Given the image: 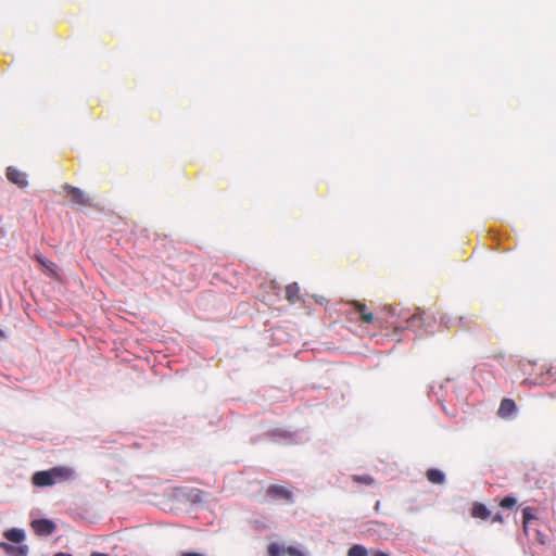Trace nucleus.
Here are the masks:
<instances>
[{
    "label": "nucleus",
    "mask_w": 556,
    "mask_h": 556,
    "mask_svg": "<svg viewBox=\"0 0 556 556\" xmlns=\"http://www.w3.org/2000/svg\"><path fill=\"white\" fill-rule=\"evenodd\" d=\"M4 538L14 543H21L25 539V533L21 529H10L4 532Z\"/></svg>",
    "instance_id": "obj_13"
},
{
    "label": "nucleus",
    "mask_w": 556,
    "mask_h": 556,
    "mask_svg": "<svg viewBox=\"0 0 556 556\" xmlns=\"http://www.w3.org/2000/svg\"><path fill=\"white\" fill-rule=\"evenodd\" d=\"M7 179L16 185L18 188H26L28 186L27 176L24 172L14 166H9L5 172Z\"/></svg>",
    "instance_id": "obj_5"
},
{
    "label": "nucleus",
    "mask_w": 556,
    "mask_h": 556,
    "mask_svg": "<svg viewBox=\"0 0 556 556\" xmlns=\"http://www.w3.org/2000/svg\"><path fill=\"white\" fill-rule=\"evenodd\" d=\"M286 554H288L289 556H304V554L300 549L293 546L287 547Z\"/></svg>",
    "instance_id": "obj_19"
},
{
    "label": "nucleus",
    "mask_w": 556,
    "mask_h": 556,
    "mask_svg": "<svg viewBox=\"0 0 556 556\" xmlns=\"http://www.w3.org/2000/svg\"><path fill=\"white\" fill-rule=\"evenodd\" d=\"M266 495L274 500H283L290 504L294 502L293 493L288 488L279 484H270L266 490Z\"/></svg>",
    "instance_id": "obj_4"
},
{
    "label": "nucleus",
    "mask_w": 556,
    "mask_h": 556,
    "mask_svg": "<svg viewBox=\"0 0 556 556\" xmlns=\"http://www.w3.org/2000/svg\"><path fill=\"white\" fill-rule=\"evenodd\" d=\"M427 479L434 484H442L445 481V475L435 468H430L426 472Z\"/></svg>",
    "instance_id": "obj_12"
},
{
    "label": "nucleus",
    "mask_w": 556,
    "mask_h": 556,
    "mask_svg": "<svg viewBox=\"0 0 556 556\" xmlns=\"http://www.w3.org/2000/svg\"><path fill=\"white\" fill-rule=\"evenodd\" d=\"M63 188L66 191L67 197L70 198L73 204L80 206L91 205V199L79 188L73 187L67 184L64 185Z\"/></svg>",
    "instance_id": "obj_3"
},
{
    "label": "nucleus",
    "mask_w": 556,
    "mask_h": 556,
    "mask_svg": "<svg viewBox=\"0 0 556 556\" xmlns=\"http://www.w3.org/2000/svg\"><path fill=\"white\" fill-rule=\"evenodd\" d=\"M71 476V470L63 467H54L50 470L37 471L31 477V482L36 486H50L58 481L65 480Z\"/></svg>",
    "instance_id": "obj_1"
},
{
    "label": "nucleus",
    "mask_w": 556,
    "mask_h": 556,
    "mask_svg": "<svg viewBox=\"0 0 556 556\" xmlns=\"http://www.w3.org/2000/svg\"><path fill=\"white\" fill-rule=\"evenodd\" d=\"M35 257H36V260H37L41 265H43V266H45V267H47V268H50L51 266H53V265H54L52 262H50V261L46 260V258H45L43 256H41V255H36Z\"/></svg>",
    "instance_id": "obj_20"
},
{
    "label": "nucleus",
    "mask_w": 556,
    "mask_h": 556,
    "mask_svg": "<svg viewBox=\"0 0 556 556\" xmlns=\"http://www.w3.org/2000/svg\"><path fill=\"white\" fill-rule=\"evenodd\" d=\"M379 509H380V502L378 501V502L376 503V505H375V510H376V511H379Z\"/></svg>",
    "instance_id": "obj_26"
},
{
    "label": "nucleus",
    "mask_w": 556,
    "mask_h": 556,
    "mask_svg": "<svg viewBox=\"0 0 556 556\" xmlns=\"http://www.w3.org/2000/svg\"><path fill=\"white\" fill-rule=\"evenodd\" d=\"M91 556H109V555H106V554H102V553H99V552H93V553L91 554Z\"/></svg>",
    "instance_id": "obj_25"
},
{
    "label": "nucleus",
    "mask_w": 556,
    "mask_h": 556,
    "mask_svg": "<svg viewBox=\"0 0 556 556\" xmlns=\"http://www.w3.org/2000/svg\"><path fill=\"white\" fill-rule=\"evenodd\" d=\"M442 323L448 329L455 330H470L472 329L476 319L473 315L470 316H455V317H444Z\"/></svg>",
    "instance_id": "obj_2"
},
{
    "label": "nucleus",
    "mask_w": 556,
    "mask_h": 556,
    "mask_svg": "<svg viewBox=\"0 0 556 556\" xmlns=\"http://www.w3.org/2000/svg\"><path fill=\"white\" fill-rule=\"evenodd\" d=\"M372 556H390L388 553L382 551H376Z\"/></svg>",
    "instance_id": "obj_23"
},
{
    "label": "nucleus",
    "mask_w": 556,
    "mask_h": 556,
    "mask_svg": "<svg viewBox=\"0 0 556 556\" xmlns=\"http://www.w3.org/2000/svg\"><path fill=\"white\" fill-rule=\"evenodd\" d=\"M348 556H368V551L361 544H354L349 548Z\"/></svg>",
    "instance_id": "obj_15"
},
{
    "label": "nucleus",
    "mask_w": 556,
    "mask_h": 556,
    "mask_svg": "<svg viewBox=\"0 0 556 556\" xmlns=\"http://www.w3.org/2000/svg\"><path fill=\"white\" fill-rule=\"evenodd\" d=\"M516 410H517V406H516V403H515L514 400H511V399H503L501 404H500V407H498V410H497V415L501 418H508L514 413H516Z\"/></svg>",
    "instance_id": "obj_8"
},
{
    "label": "nucleus",
    "mask_w": 556,
    "mask_h": 556,
    "mask_svg": "<svg viewBox=\"0 0 556 556\" xmlns=\"http://www.w3.org/2000/svg\"><path fill=\"white\" fill-rule=\"evenodd\" d=\"M54 556H72V554L59 552V553L54 554Z\"/></svg>",
    "instance_id": "obj_24"
},
{
    "label": "nucleus",
    "mask_w": 556,
    "mask_h": 556,
    "mask_svg": "<svg viewBox=\"0 0 556 556\" xmlns=\"http://www.w3.org/2000/svg\"><path fill=\"white\" fill-rule=\"evenodd\" d=\"M31 528L37 535L47 536L54 532L55 525L49 519H36L31 522Z\"/></svg>",
    "instance_id": "obj_6"
},
{
    "label": "nucleus",
    "mask_w": 556,
    "mask_h": 556,
    "mask_svg": "<svg viewBox=\"0 0 556 556\" xmlns=\"http://www.w3.org/2000/svg\"><path fill=\"white\" fill-rule=\"evenodd\" d=\"M534 515L532 513V508L531 507H525L522 509V525H523V529L525 531L527 530V527L529 525V522L534 519Z\"/></svg>",
    "instance_id": "obj_17"
},
{
    "label": "nucleus",
    "mask_w": 556,
    "mask_h": 556,
    "mask_svg": "<svg viewBox=\"0 0 556 556\" xmlns=\"http://www.w3.org/2000/svg\"><path fill=\"white\" fill-rule=\"evenodd\" d=\"M352 480L355 483L366 484V485H371L375 482V479L369 475H353Z\"/></svg>",
    "instance_id": "obj_16"
},
{
    "label": "nucleus",
    "mask_w": 556,
    "mask_h": 556,
    "mask_svg": "<svg viewBox=\"0 0 556 556\" xmlns=\"http://www.w3.org/2000/svg\"><path fill=\"white\" fill-rule=\"evenodd\" d=\"M0 548L11 556H27L28 554L27 545L14 546L7 542H0Z\"/></svg>",
    "instance_id": "obj_9"
},
{
    "label": "nucleus",
    "mask_w": 556,
    "mask_h": 556,
    "mask_svg": "<svg viewBox=\"0 0 556 556\" xmlns=\"http://www.w3.org/2000/svg\"><path fill=\"white\" fill-rule=\"evenodd\" d=\"M517 501L514 496H505L501 502L500 506L502 508H511L516 505Z\"/></svg>",
    "instance_id": "obj_18"
},
{
    "label": "nucleus",
    "mask_w": 556,
    "mask_h": 556,
    "mask_svg": "<svg viewBox=\"0 0 556 556\" xmlns=\"http://www.w3.org/2000/svg\"><path fill=\"white\" fill-rule=\"evenodd\" d=\"M353 308L354 313L359 314V319L363 323L369 324L372 321L374 316L370 311H368L366 304L359 302V301H351L348 303Z\"/></svg>",
    "instance_id": "obj_7"
},
{
    "label": "nucleus",
    "mask_w": 556,
    "mask_h": 556,
    "mask_svg": "<svg viewBox=\"0 0 556 556\" xmlns=\"http://www.w3.org/2000/svg\"><path fill=\"white\" fill-rule=\"evenodd\" d=\"M471 516L485 520L491 516V513L484 504L475 503L471 507Z\"/></svg>",
    "instance_id": "obj_11"
},
{
    "label": "nucleus",
    "mask_w": 556,
    "mask_h": 556,
    "mask_svg": "<svg viewBox=\"0 0 556 556\" xmlns=\"http://www.w3.org/2000/svg\"><path fill=\"white\" fill-rule=\"evenodd\" d=\"M286 548L278 543H270L267 547V556H285Z\"/></svg>",
    "instance_id": "obj_14"
},
{
    "label": "nucleus",
    "mask_w": 556,
    "mask_h": 556,
    "mask_svg": "<svg viewBox=\"0 0 556 556\" xmlns=\"http://www.w3.org/2000/svg\"><path fill=\"white\" fill-rule=\"evenodd\" d=\"M492 522H503L502 515L501 514L494 515V517L492 518Z\"/></svg>",
    "instance_id": "obj_22"
},
{
    "label": "nucleus",
    "mask_w": 556,
    "mask_h": 556,
    "mask_svg": "<svg viewBox=\"0 0 556 556\" xmlns=\"http://www.w3.org/2000/svg\"><path fill=\"white\" fill-rule=\"evenodd\" d=\"M286 299L294 304L301 300L300 287L296 282L290 283L286 287Z\"/></svg>",
    "instance_id": "obj_10"
},
{
    "label": "nucleus",
    "mask_w": 556,
    "mask_h": 556,
    "mask_svg": "<svg viewBox=\"0 0 556 556\" xmlns=\"http://www.w3.org/2000/svg\"><path fill=\"white\" fill-rule=\"evenodd\" d=\"M181 556H204V555L197 553V552H185L181 554Z\"/></svg>",
    "instance_id": "obj_21"
}]
</instances>
